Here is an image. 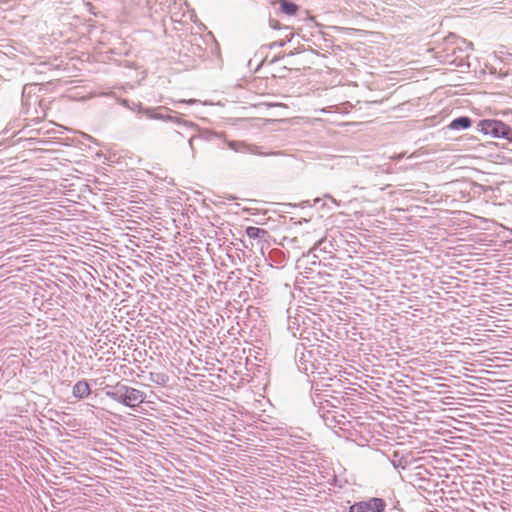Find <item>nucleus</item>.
<instances>
[{"mask_svg": "<svg viewBox=\"0 0 512 512\" xmlns=\"http://www.w3.org/2000/svg\"><path fill=\"white\" fill-rule=\"evenodd\" d=\"M105 395L115 402L129 408L138 407L146 398V394L143 391L127 386L121 382L112 386H107Z\"/></svg>", "mask_w": 512, "mask_h": 512, "instance_id": "nucleus-1", "label": "nucleus"}, {"mask_svg": "<svg viewBox=\"0 0 512 512\" xmlns=\"http://www.w3.org/2000/svg\"><path fill=\"white\" fill-rule=\"evenodd\" d=\"M477 131L494 138H503L512 142V128L500 120L484 119L477 125Z\"/></svg>", "mask_w": 512, "mask_h": 512, "instance_id": "nucleus-2", "label": "nucleus"}, {"mask_svg": "<svg viewBox=\"0 0 512 512\" xmlns=\"http://www.w3.org/2000/svg\"><path fill=\"white\" fill-rule=\"evenodd\" d=\"M170 112H171V110L169 108L164 107V106H159V107H156V108H150V109H145L144 110V114L149 119L161 120V121H174V122H176L178 124L182 123L180 118H176V117L170 115L169 114ZM183 124L194 126L193 123H188L186 121H184Z\"/></svg>", "mask_w": 512, "mask_h": 512, "instance_id": "nucleus-3", "label": "nucleus"}, {"mask_svg": "<svg viewBox=\"0 0 512 512\" xmlns=\"http://www.w3.org/2000/svg\"><path fill=\"white\" fill-rule=\"evenodd\" d=\"M72 394L74 397L84 399L90 394V386L85 380L78 381L72 388Z\"/></svg>", "mask_w": 512, "mask_h": 512, "instance_id": "nucleus-4", "label": "nucleus"}, {"mask_svg": "<svg viewBox=\"0 0 512 512\" xmlns=\"http://www.w3.org/2000/svg\"><path fill=\"white\" fill-rule=\"evenodd\" d=\"M472 124L471 118L467 116L458 117L450 122L448 128L450 130L458 131L468 129Z\"/></svg>", "mask_w": 512, "mask_h": 512, "instance_id": "nucleus-5", "label": "nucleus"}, {"mask_svg": "<svg viewBox=\"0 0 512 512\" xmlns=\"http://www.w3.org/2000/svg\"><path fill=\"white\" fill-rule=\"evenodd\" d=\"M280 6L278 10L276 11V15L279 16L280 14H284L287 16H294L296 12L298 11V6L295 4V2H279Z\"/></svg>", "mask_w": 512, "mask_h": 512, "instance_id": "nucleus-6", "label": "nucleus"}, {"mask_svg": "<svg viewBox=\"0 0 512 512\" xmlns=\"http://www.w3.org/2000/svg\"><path fill=\"white\" fill-rule=\"evenodd\" d=\"M368 506V511L371 512H384L386 503L382 498L372 497L368 501H365Z\"/></svg>", "mask_w": 512, "mask_h": 512, "instance_id": "nucleus-7", "label": "nucleus"}, {"mask_svg": "<svg viewBox=\"0 0 512 512\" xmlns=\"http://www.w3.org/2000/svg\"><path fill=\"white\" fill-rule=\"evenodd\" d=\"M246 235L251 239H263L268 236V231L259 227L249 226L245 230Z\"/></svg>", "mask_w": 512, "mask_h": 512, "instance_id": "nucleus-8", "label": "nucleus"}, {"mask_svg": "<svg viewBox=\"0 0 512 512\" xmlns=\"http://www.w3.org/2000/svg\"><path fill=\"white\" fill-rule=\"evenodd\" d=\"M150 379L157 385L164 386L169 380L168 375L162 372L150 373Z\"/></svg>", "mask_w": 512, "mask_h": 512, "instance_id": "nucleus-9", "label": "nucleus"}, {"mask_svg": "<svg viewBox=\"0 0 512 512\" xmlns=\"http://www.w3.org/2000/svg\"><path fill=\"white\" fill-rule=\"evenodd\" d=\"M123 104L128 107L129 109H131L132 111H135L139 114H144V110L145 109H150V107H144L141 103H135V102H132L131 105L129 104V101L128 100H123Z\"/></svg>", "mask_w": 512, "mask_h": 512, "instance_id": "nucleus-10", "label": "nucleus"}, {"mask_svg": "<svg viewBox=\"0 0 512 512\" xmlns=\"http://www.w3.org/2000/svg\"><path fill=\"white\" fill-rule=\"evenodd\" d=\"M349 512H368V506L365 501H360L350 506Z\"/></svg>", "mask_w": 512, "mask_h": 512, "instance_id": "nucleus-11", "label": "nucleus"}, {"mask_svg": "<svg viewBox=\"0 0 512 512\" xmlns=\"http://www.w3.org/2000/svg\"><path fill=\"white\" fill-rule=\"evenodd\" d=\"M305 356H306V355H305V353H304V352H301V356H300V358H299V362H300V364L298 365V368H299L300 370H302L303 372L307 373V372H308V370H309V368H308V366H307V364H306Z\"/></svg>", "mask_w": 512, "mask_h": 512, "instance_id": "nucleus-12", "label": "nucleus"}, {"mask_svg": "<svg viewBox=\"0 0 512 512\" xmlns=\"http://www.w3.org/2000/svg\"><path fill=\"white\" fill-rule=\"evenodd\" d=\"M229 147L235 151H240V147L245 148V145L241 142L231 141L229 142Z\"/></svg>", "mask_w": 512, "mask_h": 512, "instance_id": "nucleus-13", "label": "nucleus"}, {"mask_svg": "<svg viewBox=\"0 0 512 512\" xmlns=\"http://www.w3.org/2000/svg\"><path fill=\"white\" fill-rule=\"evenodd\" d=\"M269 26H270L272 29H279V28H280V23H279V21H277V20H275V19L270 18V19H269Z\"/></svg>", "mask_w": 512, "mask_h": 512, "instance_id": "nucleus-14", "label": "nucleus"}, {"mask_svg": "<svg viewBox=\"0 0 512 512\" xmlns=\"http://www.w3.org/2000/svg\"><path fill=\"white\" fill-rule=\"evenodd\" d=\"M179 103H186V104H195L197 102V100L195 99H189V100H179L178 101Z\"/></svg>", "mask_w": 512, "mask_h": 512, "instance_id": "nucleus-15", "label": "nucleus"}, {"mask_svg": "<svg viewBox=\"0 0 512 512\" xmlns=\"http://www.w3.org/2000/svg\"><path fill=\"white\" fill-rule=\"evenodd\" d=\"M195 138H196V136H192V137L189 139V141H188L189 146H190V148H191L192 150L194 149V148H193V141H194V139H195Z\"/></svg>", "mask_w": 512, "mask_h": 512, "instance_id": "nucleus-16", "label": "nucleus"}, {"mask_svg": "<svg viewBox=\"0 0 512 512\" xmlns=\"http://www.w3.org/2000/svg\"><path fill=\"white\" fill-rule=\"evenodd\" d=\"M456 38V36L454 34H450L448 37H447V40L448 41H452V39Z\"/></svg>", "mask_w": 512, "mask_h": 512, "instance_id": "nucleus-17", "label": "nucleus"}, {"mask_svg": "<svg viewBox=\"0 0 512 512\" xmlns=\"http://www.w3.org/2000/svg\"><path fill=\"white\" fill-rule=\"evenodd\" d=\"M86 6L90 7V6H91V2H90V1H87V2H86Z\"/></svg>", "mask_w": 512, "mask_h": 512, "instance_id": "nucleus-18", "label": "nucleus"}]
</instances>
